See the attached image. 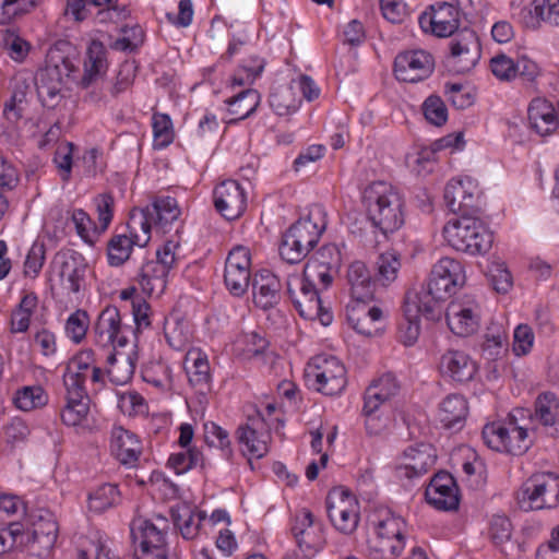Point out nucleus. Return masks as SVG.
I'll list each match as a JSON object with an SVG mask.
<instances>
[{"instance_id": "nucleus-1", "label": "nucleus", "mask_w": 559, "mask_h": 559, "mask_svg": "<svg viewBox=\"0 0 559 559\" xmlns=\"http://www.w3.org/2000/svg\"><path fill=\"white\" fill-rule=\"evenodd\" d=\"M328 225L326 212L314 204L308 214L295 222L283 235L280 255L288 263H299L317 246Z\"/></svg>"}, {"instance_id": "nucleus-2", "label": "nucleus", "mask_w": 559, "mask_h": 559, "mask_svg": "<svg viewBox=\"0 0 559 559\" xmlns=\"http://www.w3.org/2000/svg\"><path fill=\"white\" fill-rule=\"evenodd\" d=\"M367 216L384 235L394 233L404 224V200L390 183L376 181L364 192Z\"/></svg>"}, {"instance_id": "nucleus-3", "label": "nucleus", "mask_w": 559, "mask_h": 559, "mask_svg": "<svg viewBox=\"0 0 559 559\" xmlns=\"http://www.w3.org/2000/svg\"><path fill=\"white\" fill-rule=\"evenodd\" d=\"M75 69L73 61L59 49L48 51L45 67L35 76L36 92L44 107L53 109L61 103L67 81Z\"/></svg>"}, {"instance_id": "nucleus-4", "label": "nucleus", "mask_w": 559, "mask_h": 559, "mask_svg": "<svg viewBox=\"0 0 559 559\" xmlns=\"http://www.w3.org/2000/svg\"><path fill=\"white\" fill-rule=\"evenodd\" d=\"M442 234L449 246L469 254L485 253L492 245V234L479 218L469 214L450 219Z\"/></svg>"}, {"instance_id": "nucleus-5", "label": "nucleus", "mask_w": 559, "mask_h": 559, "mask_svg": "<svg viewBox=\"0 0 559 559\" xmlns=\"http://www.w3.org/2000/svg\"><path fill=\"white\" fill-rule=\"evenodd\" d=\"M516 414L523 415L524 411L516 409L503 423L487 424L483 428L481 437L489 449L523 455L533 445L527 428L519 425Z\"/></svg>"}, {"instance_id": "nucleus-6", "label": "nucleus", "mask_w": 559, "mask_h": 559, "mask_svg": "<svg viewBox=\"0 0 559 559\" xmlns=\"http://www.w3.org/2000/svg\"><path fill=\"white\" fill-rule=\"evenodd\" d=\"M405 522L390 512L380 514L374 522V536L369 540L372 559H395L404 549Z\"/></svg>"}, {"instance_id": "nucleus-7", "label": "nucleus", "mask_w": 559, "mask_h": 559, "mask_svg": "<svg viewBox=\"0 0 559 559\" xmlns=\"http://www.w3.org/2000/svg\"><path fill=\"white\" fill-rule=\"evenodd\" d=\"M518 502L525 511L556 508L559 504V476L538 473L523 483Z\"/></svg>"}, {"instance_id": "nucleus-8", "label": "nucleus", "mask_w": 559, "mask_h": 559, "mask_svg": "<svg viewBox=\"0 0 559 559\" xmlns=\"http://www.w3.org/2000/svg\"><path fill=\"white\" fill-rule=\"evenodd\" d=\"M287 294L299 314L308 320L318 319L328 326L333 320L332 312L322 305L319 288L298 274L289 275L286 282Z\"/></svg>"}, {"instance_id": "nucleus-9", "label": "nucleus", "mask_w": 559, "mask_h": 559, "mask_svg": "<svg viewBox=\"0 0 559 559\" xmlns=\"http://www.w3.org/2000/svg\"><path fill=\"white\" fill-rule=\"evenodd\" d=\"M103 371L93 364V356L90 352H81L73 356L67 364L63 372V385L66 397L90 399L85 383L91 380L97 384L103 382Z\"/></svg>"}, {"instance_id": "nucleus-10", "label": "nucleus", "mask_w": 559, "mask_h": 559, "mask_svg": "<svg viewBox=\"0 0 559 559\" xmlns=\"http://www.w3.org/2000/svg\"><path fill=\"white\" fill-rule=\"evenodd\" d=\"M480 56L481 46L476 32L464 27L457 31L449 41L445 66L456 74H464L475 68Z\"/></svg>"}, {"instance_id": "nucleus-11", "label": "nucleus", "mask_w": 559, "mask_h": 559, "mask_svg": "<svg viewBox=\"0 0 559 559\" xmlns=\"http://www.w3.org/2000/svg\"><path fill=\"white\" fill-rule=\"evenodd\" d=\"M87 265L82 255L76 253H58L52 262V272L58 277V287L51 285L55 294L70 297L78 295L85 285Z\"/></svg>"}, {"instance_id": "nucleus-12", "label": "nucleus", "mask_w": 559, "mask_h": 559, "mask_svg": "<svg viewBox=\"0 0 559 559\" xmlns=\"http://www.w3.org/2000/svg\"><path fill=\"white\" fill-rule=\"evenodd\" d=\"M306 374L314 380L317 390L325 395L340 394L347 383L345 366L334 356L316 357Z\"/></svg>"}, {"instance_id": "nucleus-13", "label": "nucleus", "mask_w": 559, "mask_h": 559, "mask_svg": "<svg viewBox=\"0 0 559 559\" xmlns=\"http://www.w3.org/2000/svg\"><path fill=\"white\" fill-rule=\"evenodd\" d=\"M450 330L459 336H469L480 326L481 309L472 296H463L452 300L445 311Z\"/></svg>"}, {"instance_id": "nucleus-14", "label": "nucleus", "mask_w": 559, "mask_h": 559, "mask_svg": "<svg viewBox=\"0 0 559 559\" xmlns=\"http://www.w3.org/2000/svg\"><path fill=\"white\" fill-rule=\"evenodd\" d=\"M237 432L243 453L261 459L269 452L270 425L260 411L255 409L253 414H249L246 424L240 426Z\"/></svg>"}, {"instance_id": "nucleus-15", "label": "nucleus", "mask_w": 559, "mask_h": 559, "mask_svg": "<svg viewBox=\"0 0 559 559\" xmlns=\"http://www.w3.org/2000/svg\"><path fill=\"white\" fill-rule=\"evenodd\" d=\"M251 277V254L243 246L235 247L225 263L224 283L234 296H242L249 288Z\"/></svg>"}, {"instance_id": "nucleus-16", "label": "nucleus", "mask_w": 559, "mask_h": 559, "mask_svg": "<svg viewBox=\"0 0 559 559\" xmlns=\"http://www.w3.org/2000/svg\"><path fill=\"white\" fill-rule=\"evenodd\" d=\"M435 59L423 49L400 52L394 60V74L399 81L417 83L431 75Z\"/></svg>"}, {"instance_id": "nucleus-17", "label": "nucleus", "mask_w": 559, "mask_h": 559, "mask_svg": "<svg viewBox=\"0 0 559 559\" xmlns=\"http://www.w3.org/2000/svg\"><path fill=\"white\" fill-rule=\"evenodd\" d=\"M369 301H350L346 307V318L357 333L374 336L383 330L384 312L381 307L370 305Z\"/></svg>"}, {"instance_id": "nucleus-18", "label": "nucleus", "mask_w": 559, "mask_h": 559, "mask_svg": "<svg viewBox=\"0 0 559 559\" xmlns=\"http://www.w3.org/2000/svg\"><path fill=\"white\" fill-rule=\"evenodd\" d=\"M418 22L425 33L437 37L454 36L460 31L459 11L447 2L431 5L429 11L420 14Z\"/></svg>"}, {"instance_id": "nucleus-19", "label": "nucleus", "mask_w": 559, "mask_h": 559, "mask_svg": "<svg viewBox=\"0 0 559 559\" xmlns=\"http://www.w3.org/2000/svg\"><path fill=\"white\" fill-rule=\"evenodd\" d=\"M465 272L460 261L453 258L440 259L431 269L428 284L448 299L465 284Z\"/></svg>"}, {"instance_id": "nucleus-20", "label": "nucleus", "mask_w": 559, "mask_h": 559, "mask_svg": "<svg viewBox=\"0 0 559 559\" xmlns=\"http://www.w3.org/2000/svg\"><path fill=\"white\" fill-rule=\"evenodd\" d=\"M444 201L452 213H475L479 207L477 186L469 178L452 179L445 186Z\"/></svg>"}, {"instance_id": "nucleus-21", "label": "nucleus", "mask_w": 559, "mask_h": 559, "mask_svg": "<svg viewBox=\"0 0 559 559\" xmlns=\"http://www.w3.org/2000/svg\"><path fill=\"white\" fill-rule=\"evenodd\" d=\"M214 205L226 219H236L246 211V192L238 181L225 180L214 189Z\"/></svg>"}, {"instance_id": "nucleus-22", "label": "nucleus", "mask_w": 559, "mask_h": 559, "mask_svg": "<svg viewBox=\"0 0 559 559\" xmlns=\"http://www.w3.org/2000/svg\"><path fill=\"white\" fill-rule=\"evenodd\" d=\"M444 300L447 299L427 283L417 292L406 294L404 305L405 316H424L428 320H439Z\"/></svg>"}, {"instance_id": "nucleus-23", "label": "nucleus", "mask_w": 559, "mask_h": 559, "mask_svg": "<svg viewBox=\"0 0 559 559\" xmlns=\"http://www.w3.org/2000/svg\"><path fill=\"white\" fill-rule=\"evenodd\" d=\"M425 497L429 504L442 511L456 510L460 504L457 485L448 472H439L432 477Z\"/></svg>"}, {"instance_id": "nucleus-24", "label": "nucleus", "mask_w": 559, "mask_h": 559, "mask_svg": "<svg viewBox=\"0 0 559 559\" xmlns=\"http://www.w3.org/2000/svg\"><path fill=\"white\" fill-rule=\"evenodd\" d=\"M121 322L119 309L116 306H107L98 314L94 325L96 343L103 347L124 346L127 336Z\"/></svg>"}, {"instance_id": "nucleus-25", "label": "nucleus", "mask_w": 559, "mask_h": 559, "mask_svg": "<svg viewBox=\"0 0 559 559\" xmlns=\"http://www.w3.org/2000/svg\"><path fill=\"white\" fill-rule=\"evenodd\" d=\"M31 524L29 544L37 545L39 550H50L58 538L59 526L55 514L44 508L32 510L28 514Z\"/></svg>"}, {"instance_id": "nucleus-26", "label": "nucleus", "mask_w": 559, "mask_h": 559, "mask_svg": "<svg viewBox=\"0 0 559 559\" xmlns=\"http://www.w3.org/2000/svg\"><path fill=\"white\" fill-rule=\"evenodd\" d=\"M435 450L430 444L421 443L404 451L399 467L401 477L413 478L426 474L436 463Z\"/></svg>"}, {"instance_id": "nucleus-27", "label": "nucleus", "mask_w": 559, "mask_h": 559, "mask_svg": "<svg viewBox=\"0 0 559 559\" xmlns=\"http://www.w3.org/2000/svg\"><path fill=\"white\" fill-rule=\"evenodd\" d=\"M527 116L531 128L540 136H547L558 128L559 112L545 98H534L527 108Z\"/></svg>"}, {"instance_id": "nucleus-28", "label": "nucleus", "mask_w": 559, "mask_h": 559, "mask_svg": "<svg viewBox=\"0 0 559 559\" xmlns=\"http://www.w3.org/2000/svg\"><path fill=\"white\" fill-rule=\"evenodd\" d=\"M439 368L442 374L456 382L472 380L477 371L475 361L466 353L456 349H450L441 356Z\"/></svg>"}, {"instance_id": "nucleus-29", "label": "nucleus", "mask_w": 559, "mask_h": 559, "mask_svg": "<svg viewBox=\"0 0 559 559\" xmlns=\"http://www.w3.org/2000/svg\"><path fill=\"white\" fill-rule=\"evenodd\" d=\"M281 284L267 270L257 273L252 278L253 302L261 309H270L280 300Z\"/></svg>"}, {"instance_id": "nucleus-30", "label": "nucleus", "mask_w": 559, "mask_h": 559, "mask_svg": "<svg viewBox=\"0 0 559 559\" xmlns=\"http://www.w3.org/2000/svg\"><path fill=\"white\" fill-rule=\"evenodd\" d=\"M111 451L122 464L134 465L142 453L141 441L133 432L116 427L111 432Z\"/></svg>"}, {"instance_id": "nucleus-31", "label": "nucleus", "mask_w": 559, "mask_h": 559, "mask_svg": "<svg viewBox=\"0 0 559 559\" xmlns=\"http://www.w3.org/2000/svg\"><path fill=\"white\" fill-rule=\"evenodd\" d=\"M523 23L528 28H539L542 23L559 26V0H533L523 10Z\"/></svg>"}, {"instance_id": "nucleus-32", "label": "nucleus", "mask_w": 559, "mask_h": 559, "mask_svg": "<svg viewBox=\"0 0 559 559\" xmlns=\"http://www.w3.org/2000/svg\"><path fill=\"white\" fill-rule=\"evenodd\" d=\"M489 536L501 554L515 559L521 554L520 544L512 539V524L504 515H493L489 524Z\"/></svg>"}, {"instance_id": "nucleus-33", "label": "nucleus", "mask_w": 559, "mask_h": 559, "mask_svg": "<svg viewBox=\"0 0 559 559\" xmlns=\"http://www.w3.org/2000/svg\"><path fill=\"white\" fill-rule=\"evenodd\" d=\"M347 283L353 300H372L373 288L377 282L361 261L353 262L347 270Z\"/></svg>"}, {"instance_id": "nucleus-34", "label": "nucleus", "mask_w": 559, "mask_h": 559, "mask_svg": "<svg viewBox=\"0 0 559 559\" xmlns=\"http://www.w3.org/2000/svg\"><path fill=\"white\" fill-rule=\"evenodd\" d=\"M468 414L467 401L461 394H450L439 405L438 418L445 429H461Z\"/></svg>"}, {"instance_id": "nucleus-35", "label": "nucleus", "mask_w": 559, "mask_h": 559, "mask_svg": "<svg viewBox=\"0 0 559 559\" xmlns=\"http://www.w3.org/2000/svg\"><path fill=\"white\" fill-rule=\"evenodd\" d=\"M168 274L165 266L153 264L150 261L144 263L138 274V283L143 294L148 297H159L166 289Z\"/></svg>"}, {"instance_id": "nucleus-36", "label": "nucleus", "mask_w": 559, "mask_h": 559, "mask_svg": "<svg viewBox=\"0 0 559 559\" xmlns=\"http://www.w3.org/2000/svg\"><path fill=\"white\" fill-rule=\"evenodd\" d=\"M186 371L190 384L201 393L210 389V364L205 355L192 349L186 355Z\"/></svg>"}, {"instance_id": "nucleus-37", "label": "nucleus", "mask_w": 559, "mask_h": 559, "mask_svg": "<svg viewBox=\"0 0 559 559\" xmlns=\"http://www.w3.org/2000/svg\"><path fill=\"white\" fill-rule=\"evenodd\" d=\"M164 335L170 347L182 350L189 344L191 330L188 320L179 311L170 312L164 321Z\"/></svg>"}, {"instance_id": "nucleus-38", "label": "nucleus", "mask_w": 559, "mask_h": 559, "mask_svg": "<svg viewBox=\"0 0 559 559\" xmlns=\"http://www.w3.org/2000/svg\"><path fill=\"white\" fill-rule=\"evenodd\" d=\"M135 352H114L107 357V374L110 381L117 385L129 382L135 370Z\"/></svg>"}, {"instance_id": "nucleus-39", "label": "nucleus", "mask_w": 559, "mask_h": 559, "mask_svg": "<svg viewBox=\"0 0 559 559\" xmlns=\"http://www.w3.org/2000/svg\"><path fill=\"white\" fill-rule=\"evenodd\" d=\"M171 518L175 525L180 530L185 539H193L199 535L205 513L192 509L188 504H181L171 509Z\"/></svg>"}, {"instance_id": "nucleus-40", "label": "nucleus", "mask_w": 559, "mask_h": 559, "mask_svg": "<svg viewBox=\"0 0 559 559\" xmlns=\"http://www.w3.org/2000/svg\"><path fill=\"white\" fill-rule=\"evenodd\" d=\"M154 227L163 233H168L170 226L180 216V209L176 199L170 197L157 198L150 207Z\"/></svg>"}, {"instance_id": "nucleus-41", "label": "nucleus", "mask_w": 559, "mask_h": 559, "mask_svg": "<svg viewBox=\"0 0 559 559\" xmlns=\"http://www.w3.org/2000/svg\"><path fill=\"white\" fill-rule=\"evenodd\" d=\"M152 214L148 206L145 209H133L128 221L127 235L138 247H145L151 239Z\"/></svg>"}, {"instance_id": "nucleus-42", "label": "nucleus", "mask_w": 559, "mask_h": 559, "mask_svg": "<svg viewBox=\"0 0 559 559\" xmlns=\"http://www.w3.org/2000/svg\"><path fill=\"white\" fill-rule=\"evenodd\" d=\"M534 417L538 420L546 432L551 437H559V418L554 413L557 409V400L551 393H542L534 404Z\"/></svg>"}, {"instance_id": "nucleus-43", "label": "nucleus", "mask_w": 559, "mask_h": 559, "mask_svg": "<svg viewBox=\"0 0 559 559\" xmlns=\"http://www.w3.org/2000/svg\"><path fill=\"white\" fill-rule=\"evenodd\" d=\"M131 533L135 542L140 540L143 552H148L151 549H155L156 551L163 550L162 547L165 540L164 528L157 527L151 521L143 520L133 523Z\"/></svg>"}, {"instance_id": "nucleus-44", "label": "nucleus", "mask_w": 559, "mask_h": 559, "mask_svg": "<svg viewBox=\"0 0 559 559\" xmlns=\"http://www.w3.org/2000/svg\"><path fill=\"white\" fill-rule=\"evenodd\" d=\"M107 70L106 48L99 40H93L87 49V60L82 78L84 87L91 86Z\"/></svg>"}, {"instance_id": "nucleus-45", "label": "nucleus", "mask_w": 559, "mask_h": 559, "mask_svg": "<svg viewBox=\"0 0 559 559\" xmlns=\"http://www.w3.org/2000/svg\"><path fill=\"white\" fill-rule=\"evenodd\" d=\"M313 526V514L310 510L304 509L295 518V523L292 527L294 537L296 538L297 545L300 550L308 551L311 554L318 552L323 547L321 539L308 540L306 535H311V528Z\"/></svg>"}, {"instance_id": "nucleus-46", "label": "nucleus", "mask_w": 559, "mask_h": 559, "mask_svg": "<svg viewBox=\"0 0 559 559\" xmlns=\"http://www.w3.org/2000/svg\"><path fill=\"white\" fill-rule=\"evenodd\" d=\"M401 267V254L397 251L388 250L380 253L374 262V282L389 286L396 281Z\"/></svg>"}, {"instance_id": "nucleus-47", "label": "nucleus", "mask_w": 559, "mask_h": 559, "mask_svg": "<svg viewBox=\"0 0 559 559\" xmlns=\"http://www.w3.org/2000/svg\"><path fill=\"white\" fill-rule=\"evenodd\" d=\"M228 111L235 118L230 119L228 123H235L238 120L246 119L253 114L260 104V94L257 90L247 88L236 96L226 100Z\"/></svg>"}, {"instance_id": "nucleus-48", "label": "nucleus", "mask_w": 559, "mask_h": 559, "mask_svg": "<svg viewBox=\"0 0 559 559\" xmlns=\"http://www.w3.org/2000/svg\"><path fill=\"white\" fill-rule=\"evenodd\" d=\"M120 495L112 484H104L88 496V508L93 512L102 513L119 502Z\"/></svg>"}, {"instance_id": "nucleus-49", "label": "nucleus", "mask_w": 559, "mask_h": 559, "mask_svg": "<svg viewBox=\"0 0 559 559\" xmlns=\"http://www.w3.org/2000/svg\"><path fill=\"white\" fill-rule=\"evenodd\" d=\"M15 406L24 412L45 406L48 396L39 385L24 386L16 391L13 399Z\"/></svg>"}, {"instance_id": "nucleus-50", "label": "nucleus", "mask_w": 559, "mask_h": 559, "mask_svg": "<svg viewBox=\"0 0 559 559\" xmlns=\"http://www.w3.org/2000/svg\"><path fill=\"white\" fill-rule=\"evenodd\" d=\"M142 378L145 382L163 391H168L173 386L171 370L162 361L147 364L142 369Z\"/></svg>"}, {"instance_id": "nucleus-51", "label": "nucleus", "mask_w": 559, "mask_h": 559, "mask_svg": "<svg viewBox=\"0 0 559 559\" xmlns=\"http://www.w3.org/2000/svg\"><path fill=\"white\" fill-rule=\"evenodd\" d=\"M168 465L174 468L177 474H183L198 466L204 468L205 462L203 454L197 448H189L173 453L168 459Z\"/></svg>"}, {"instance_id": "nucleus-52", "label": "nucleus", "mask_w": 559, "mask_h": 559, "mask_svg": "<svg viewBox=\"0 0 559 559\" xmlns=\"http://www.w3.org/2000/svg\"><path fill=\"white\" fill-rule=\"evenodd\" d=\"M507 341L508 336L502 325L492 322L487 328L485 341L481 344L483 353L488 359L493 360L499 356Z\"/></svg>"}, {"instance_id": "nucleus-53", "label": "nucleus", "mask_w": 559, "mask_h": 559, "mask_svg": "<svg viewBox=\"0 0 559 559\" xmlns=\"http://www.w3.org/2000/svg\"><path fill=\"white\" fill-rule=\"evenodd\" d=\"M135 243L127 235L114 236L107 246L108 262L111 266L122 265L131 254Z\"/></svg>"}, {"instance_id": "nucleus-54", "label": "nucleus", "mask_w": 559, "mask_h": 559, "mask_svg": "<svg viewBox=\"0 0 559 559\" xmlns=\"http://www.w3.org/2000/svg\"><path fill=\"white\" fill-rule=\"evenodd\" d=\"M29 534H25L22 524L11 523L7 528H0V555L13 547L29 545Z\"/></svg>"}, {"instance_id": "nucleus-55", "label": "nucleus", "mask_w": 559, "mask_h": 559, "mask_svg": "<svg viewBox=\"0 0 559 559\" xmlns=\"http://www.w3.org/2000/svg\"><path fill=\"white\" fill-rule=\"evenodd\" d=\"M90 411V399L66 397V406L61 412V419L68 426L80 425Z\"/></svg>"}, {"instance_id": "nucleus-56", "label": "nucleus", "mask_w": 559, "mask_h": 559, "mask_svg": "<svg viewBox=\"0 0 559 559\" xmlns=\"http://www.w3.org/2000/svg\"><path fill=\"white\" fill-rule=\"evenodd\" d=\"M359 506L356 497L343 487H335L326 496L328 516Z\"/></svg>"}, {"instance_id": "nucleus-57", "label": "nucleus", "mask_w": 559, "mask_h": 559, "mask_svg": "<svg viewBox=\"0 0 559 559\" xmlns=\"http://www.w3.org/2000/svg\"><path fill=\"white\" fill-rule=\"evenodd\" d=\"M205 441L209 447L218 448L224 459L229 460L233 455L228 432L215 423L205 424Z\"/></svg>"}, {"instance_id": "nucleus-58", "label": "nucleus", "mask_w": 559, "mask_h": 559, "mask_svg": "<svg viewBox=\"0 0 559 559\" xmlns=\"http://www.w3.org/2000/svg\"><path fill=\"white\" fill-rule=\"evenodd\" d=\"M154 147L164 148L174 140L173 123L165 114L153 115Z\"/></svg>"}, {"instance_id": "nucleus-59", "label": "nucleus", "mask_w": 559, "mask_h": 559, "mask_svg": "<svg viewBox=\"0 0 559 559\" xmlns=\"http://www.w3.org/2000/svg\"><path fill=\"white\" fill-rule=\"evenodd\" d=\"M270 106L278 116L289 115L297 109V102L288 87H278L270 95Z\"/></svg>"}, {"instance_id": "nucleus-60", "label": "nucleus", "mask_w": 559, "mask_h": 559, "mask_svg": "<svg viewBox=\"0 0 559 559\" xmlns=\"http://www.w3.org/2000/svg\"><path fill=\"white\" fill-rule=\"evenodd\" d=\"M423 112L428 122L441 127L448 120V108L440 96L431 95L423 104Z\"/></svg>"}, {"instance_id": "nucleus-61", "label": "nucleus", "mask_w": 559, "mask_h": 559, "mask_svg": "<svg viewBox=\"0 0 559 559\" xmlns=\"http://www.w3.org/2000/svg\"><path fill=\"white\" fill-rule=\"evenodd\" d=\"M122 37L116 39L111 48L120 51H133L138 49L144 41V32L141 26L133 25L121 29Z\"/></svg>"}, {"instance_id": "nucleus-62", "label": "nucleus", "mask_w": 559, "mask_h": 559, "mask_svg": "<svg viewBox=\"0 0 559 559\" xmlns=\"http://www.w3.org/2000/svg\"><path fill=\"white\" fill-rule=\"evenodd\" d=\"M2 45L9 57L19 63L26 59L31 49V45L25 39L12 32L5 33Z\"/></svg>"}, {"instance_id": "nucleus-63", "label": "nucleus", "mask_w": 559, "mask_h": 559, "mask_svg": "<svg viewBox=\"0 0 559 559\" xmlns=\"http://www.w3.org/2000/svg\"><path fill=\"white\" fill-rule=\"evenodd\" d=\"M332 525L343 534H352L358 526L359 506L329 515Z\"/></svg>"}, {"instance_id": "nucleus-64", "label": "nucleus", "mask_w": 559, "mask_h": 559, "mask_svg": "<svg viewBox=\"0 0 559 559\" xmlns=\"http://www.w3.org/2000/svg\"><path fill=\"white\" fill-rule=\"evenodd\" d=\"M88 328V316L83 310L72 313L66 324L68 336L75 343H80L85 336Z\"/></svg>"}]
</instances>
